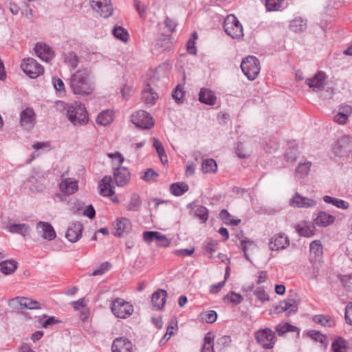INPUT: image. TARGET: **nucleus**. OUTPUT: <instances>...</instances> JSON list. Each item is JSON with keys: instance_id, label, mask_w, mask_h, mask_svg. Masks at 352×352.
<instances>
[{"instance_id": "nucleus-35", "label": "nucleus", "mask_w": 352, "mask_h": 352, "mask_svg": "<svg viewBox=\"0 0 352 352\" xmlns=\"http://www.w3.org/2000/svg\"><path fill=\"white\" fill-rule=\"evenodd\" d=\"M323 200L325 203L331 204L336 206L338 208L346 210L348 209L349 207V204L347 201L329 195L324 196Z\"/></svg>"}, {"instance_id": "nucleus-55", "label": "nucleus", "mask_w": 352, "mask_h": 352, "mask_svg": "<svg viewBox=\"0 0 352 352\" xmlns=\"http://www.w3.org/2000/svg\"><path fill=\"white\" fill-rule=\"evenodd\" d=\"M314 320L316 322L320 323L324 327H331L332 324L331 320L327 316H316Z\"/></svg>"}, {"instance_id": "nucleus-27", "label": "nucleus", "mask_w": 352, "mask_h": 352, "mask_svg": "<svg viewBox=\"0 0 352 352\" xmlns=\"http://www.w3.org/2000/svg\"><path fill=\"white\" fill-rule=\"evenodd\" d=\"M199 100L208 105H214L216 101L214 93L208 88H201L199 94Z\"/></svg>"}, {"instance_id": "nucleus-32", "label": "nucleus", "mask_w": 352, "mask_h": 352, "mask_svg": "<svg viewBox=\"0 0 352 352\" xmlns=\"http://www.w3.org/2000/svg\"><path fill=\"white\" fill-rule=\"evenodd\" d=\"M17 269V263L14 260H6L0 263V272L5 275L13 274Z\"/></svg>"}, {"instance_id": "nucleus-41", "label": "nucleus", "mask_w": 352, "mask_h": 352, "mask_svg": "<svg viewBox=\"0 0 352 352\" xmlns=\"http://www.w3.org/2000/svg\"><path fill=\"white\" fill-rule=\"evenodd\" d=\"M221 219L226 224L232 226H238L241 222V219H233L232 216L228 212L227 210L223 209L219 213Z\"/></svg>"}, {"instance_id": "nucleus-16", "label": "nucleus", "mask_w": 352, "mask_h": 352, "mask_svg": "<svg viewBox=\"0 0 352 352\" xmlns=\"http://www.w3.org/2000/svg\"><path fill=\"white\" fill-rule=\"evenodd\" d=\"M111 350L112 352H132L133 344L126 338H117L113 342Z\"/></svg>"}, {"instance_id": "nucleus-43", "label": "nucleus", "mask_w": 352, "mask_h": 352, "mask_svg": "<svg viewBox=\"0 0 352 352\" xmlns=\"http://www.w3.org/2000/svg\"><path fill=\"white\" fill-rule=\"evenodd\" d=\"M214 336L212 333L208 332L204 337V343L202 347V352H214L213 349Z\"/></svg>"}, {"instance_id": "nucleus-60", "label": "nucleus", "mask_w": 352, "mask_h": 352, "mask_svg": "<svg viewBox=\"0 0 352 352\" xmlns=\"http://www.w3.org/2000/svg\"><path fill=\"white\" fill-rule=\"evenodd\" d=\"M54 87L58 91H65V85L63 81L57 77L52 78Z\"/></svg>"}, {"instance_id": "nucleus-9", "label": "nucleus", "mask_w": 352, "mask_h": 352, "mask_svg": "<svg viewBox=\"0 0 352 352\" xmlns=\"http://www.w3.org/2000/svg\"><path fill=\"white\" fill-rule=\"evenodd\" d=\"M90 5L94 10L102 17L108 18L113 13L111 0H91Z\"/></svg>"}, {"instance_id": "nucleus-30", "label": "nucleus", "mask_w": 352, "mask_h": 352, "mask_svg": "<svg viewBox=\"0 0 352 352\" xmlns=\"http://www.w3.org/2000/svg\"><path fill=\"white\" fill-rule=\"evenodd\" d=\"M142 206V201L140 195L133 192L129 202L126 204L125 207L128 211L137 212L139 211Z\"/></svg>"}, {"instance_id": "nucleus-53", "label": "nucleus", "mask_w": 352, "mask_h": 352, "mask_svg": "<svg viewBox=\"0 0 352 352\" xmlns=\"http://www.w3.org/2000/svg\"><path fill=\"white\" fill-rule=\"evenodd\" d=\"M307 335L315 341L319 342L322 344H324L327 340V337L325 336L315 330L309 331L307 332Z\"/></svg>"}, {"instance_id": "nucleus-18", "label": "nucleus", "mask_w": 352, "mask_h": 352, "mask_svg": "<svg viewBox=\"0 0 352 352\" xmlns=\"http://www.w3.org/2000/svg\"><path fill=\"white\" fill-rule=\"evenodd\" d=\"M38 233L45 239L52 241L56 238V232L52 225L47 222L39 221L36 225Z\"/></svg>"}, {"instance_id": "nucleus-62", "label": "nucleus", "mask_w": 352, "mask_h": 352, "mask_svg": "<svg viewBox=\"0 0 352 352\" xmlns=\"http://www.w3.org/2000/svg\"><path fill=\"white\" fill-rule=\"evenodd\" d=\"M217 319V314L215 311L210 310L205 314L204 320L208 323H213Z\"/></svg>"}, {"instance_id": "nucleus-23", "label": "nucleus", "mask_w": 352, "mask_h": 352, "mask_svg": "<svg viewBox=\"0 0 352 352\" xmlns=\"http://www.w3.org/2000/svg\"><path fill=\"white\" fill-rule=\"evenodd\" d=\"M352 113V107L349 104L342 105L339 107L337 114L334 116V121L340 124L347 122L349 117Z\"/></svg>"}, {"instance_id": "nucleus-61", "label": "nucleus", "mask_w": 352, "mask_h": 352, "mask_svg": "<svg viewBox=\"0 0 352 352\" xmlns=\"http://www.w3.org/2000/svg\"><path fill=\"white\" fill-rule=\"evenodd\" d=\"M157 234V232L146 231L143 233V238L146 243H151L152 241H155V236Z\"/></svg>"}, {"instance_id": "nucleus-54", "label": "nucleus", "mask_w": 352, "mask_h": 352, "mask_svg": "<svg viewBox=\"0 0 352 352\" xmlns=\"http://www.w3.org/2000/svg\"><path fill=\"white\" fill-rule=\"evenodd\" d=\"M241 243V246H242V250L244 253V256L245 257V258L248 261L251 262V260L248 254V250L249 248H250V247L254 248L256 246L255 244L254 243L253 241H252L250 240H248V239L242 240Z\"/></svg>"}, {"instance_id": "nucleus-64", "label": "nucleus", "mask_w": 352, "mask_h": 352, "mask_svg": "<svg viewBox=\"0 0 352 352\" xmlns=\"http://www.w3.org/2000/svg\"><path fill=\"white\" fill-rule=\"evenodd\" d=\"M345 318L352 325V302L347 305L345 309Z\"/></svg>"}, {"instance_id": "nucleus-49", "label": "nucleus", "mask_w": 352, "mask_h": 352, "mask_svg": "<svg viewBox=\"0 0 352 352\" xmlns=\"http://www.w3.org/2000/svg\"><path fill=\"white\" fill-rule=\"evenodd\" d=\"M153 146L155 148L162 162H164V158L165 159V161L167 162V157L165 153L164 148L162 142L157 138H153Z\"/></svg>"}, {"instance_id": "nucleus-51", "label": "nucleus", "mask_w": 352, "mask_h": 352, "mask_svg": "<svg viewBox=\"0 0 352 352\" xmlns=\"http://www.w3.org/2000/svg\"><path fill=\"white\" fill-rule=\"evenodd\" d=\"M195 213L204 222L208 219V209L203 206H197L195 208Z\"/></svg>"}, {"instance_id": "nucleus-63", "label": "nucleus", "mask_w": 352, "mask_h": 352, "mask_svg": "<svg viewBox=\"0 0 352 352\" xmlns=\"http://www.w3.org/2000/svg\"><path fill=\"white\" fill-rule=\"evenodd\" d=\"M30 190L33 192H42L45 190V186L38 182H36L30 186Z\"/></svg>"}, {"instance_id": "nucleus-8", "label": "nucleus", "mask_w": 352, "mask_h": 352, "mask_svg": "<svg viewBox=\"0 0 352 352\" xmlns=\"http://www.w3.org/2000/svg\"><path fill=\"white\" fill-rule=\"evenodd\" d=\"M131 120L137 127L143 129H149L154 125L151 115L144 110H140L132 114Z\"/></svg>"}, {"instance_id": "nucleus-36", "label": "nucleus", "mask_w": 352, "mask_h": 352, "mask_svg": "<svg viewBox=\"0 0 352 352\" xmlns=\"http://www.w3.org/2000/svg\"><path fill=\"white\" fill-rule=\"evenodd\" d=\"M188 189V184L184 182L173 183L170 186V192L175 196H181Z\"/></svg>"}, {"instance_id": "nucleus-50", "label": "nucleus", "mask_w": 352, "mask_h": 352, "mask_svg": "<svg viewBox=\"0 0 352 352\" xmlns=\"http://www.w3.org/2000/svg\"><path fill=\"white\" fill-rule=\"evenodd\" d=\"M283 0H265V6L267 11H277L282 6Z\"/></svg>"}, {"instance_id": "nucleus-59", "label": "nucleus", "mask_w": 352, "mask_h": 352, "mask_svg": "<svg viewBox=\"0 0 352 352\" xmlns=\"http://www.w3.org/2000/svg\"><path fill=\"white\" fill-rule=\"evenodd\" d=\"M218 242L216 240L210 239L208 241L206 250L207 252L210 254L209 257L212 258L213 253L216 251V246Z\"/></svg>"}, {"instance_id": "nucleus-29", "label": "nucleus", "mask_w": 352, "mask_h": 352, "mask_svg": "<svg viewBox=\"0 0 352 352\" xmlns=\"http://www.w3.org/2000/svg\"><path fill=\"white\" fill-rule=\"evenodd\" d=\"M6 228L10 233H17L23 236L29 235L30 232V228L26 223L10 224Z\"/></svg>"}, {"instance_id": "nucleus-13", "label": "nucleus", "mask_w": 352, "mask_h": 352, "mask_svg": "<svg viewBox=\"0 0 352 352\" xmlns=\"http://www.w3.org/2000/svg\"><path fill=\"white\" fill-rule=\"evenodd\" d=\"M36 123V115L31 108H26L20 114V124L26 130L32 129Z\"/></svg>"}, {"instance_id": "nucleus-10", "label": "nucleus", "mask_w": 352, "mask_h": 352, "mask_svg": "<svg viewBox=\"0 0 352 352\" xmlns=\"http://www.w3.org/2000/svg\"><path fill=\"white\" fill-rule=\"evenodd\" d=\"M352 148V140L349 136L339 139L333 147V153L340 157L347 155Z\"/></svg>"}, {"instance_id": "nucleus-28", "label": "nucleus", "mask_w": 352, "mask_h": 352, "mask_svg": "<svg viewBox=\"0 0 352 352\" xmlns=\"http://www.w3.org/2000/svg\"><path fill=\"white\" fill-rule=\"evenodd\" d=\"M131 226V222L129 219L126 217L118 219L115 226V229L116 230V233L115 234L118 236H122L124 233L128 232Z\"/></svg>"}, {"instance_id": "nucleus-17", "label": "nucleus", "mask_w": 352, "mask_h": 352, "mask_svg": "<svg viewBox=\"0 0 352 352\" xmlns=\"http://www.w3.org/2000/svg\"><path fill=\"white\" fill-rule=\"evenodd\" d=\"M289 205L296 208H311L316 205V201L307 197L300 195L296 192L294 196L289 200Z\"/></svg>"}, {"instance_id": "nucleus-47", "label": "nucleus", "mask_w": 352, "mask_h": 352, "mask_svg": "<svg viewBox=\"0 0 352 352\" xmlns=\"http://www.w3.org/2000/svg\"><path fill=\"white\" fill-rule=\"evenodd\" d=\"M111 267V264L109 262H104L100 264L96 269H95L89 276H100L104 274Z\"/></svg>"}, {"instance_id": "nucleus-4", "label": "nucleus", "mask_w": 352, "mask_h": 352, "mask_svg": "<svg viewBox=\"0 0 352 352\" xmlns=\"http://www.w3.org/2000/svg\"><path fill=\"white\" fill-rule=\"evenodd\" d=\"M241 68L244 75L251 80H254L260 72V63L254 56H249L241 63Z\"/></svg>"}, {"instance_id": "nucleus-42", "label": "nucleus", "mask_w": 352, "mask_h": 352, "mask_svg": "<svg viewBox=\"0 0 352 352\" xmlns=\"http://www.w3.org/2000/svg\"><path fill=\"white\" fill-rule=\"evenodd\" d=\"M289 28L295 32L303 31L306 28V21L301 18H296L291 21Z\"/></svg>"}, {"instance_id": "nucleus-2", "label": "nucleus", "mask_w": 352, "mask_h": 352, "mask_svg": "<svg viewBox=\"0 0 352 352\" xmlns=\"http://www.w3.org/2000/svg\"><path fill=\"white\" fill-rule=\"evenodd\" d=\"M67 118L75 126L86 124L89 121L86 108L80 103L75 102L67 109Z\"/></svg>"}, {"instance_id": "nucleus-56", "label": "nucleus", "mask_w": 352, "mask_h": 352, "mask_svg": "<svg viewBox=\"0 0 352 352\" xmlns=\"http://www.w3.org/2000/svg\"><path fill=\"white\" fill-rule=\"evenodd\" d=\"M184 96V92L182 89V87L179 85L173 91L172 96L175 100L177 102H181Z\"/></svg>"}, {"instance_id": "nucleus-38", "label": "nucleus", "mask_w": 352, "mask_h": 352, "mask_svg": "<svg viewBox=\"0 0 352 352\" xmlns=\"http://www.w3.org/2000/svg\"><path fill=\"white\" fill-rule=\"evenodd\" d=\"M332 352H346V341L341 337L337 338L331 344Z\"/></svg>"}, {"instance_id": "nucleus-40", "label": "nucleus", "mask_w": 352, "mask_h": 352, "mask_svg": "<svg viewBox=\"0 0 352 352\" xmlns=\"http://www.w3.org/2000/svg\"><path fill=\"white\" fill-rule=\"evenodd\" d=\"M202 170L205 173H214L217 170V165L213 159H207L203 161Z\"/></svg>"}, {"instance_id": "nucleus-52", "label": "nucleus", "mask_w": 352, "mask_h": 352, "mask_svg": "<svg viewBox=\"0 0 352 352\" xmlns=\"http://www.w3.org/2000/svg\"><path fill=\"white\" fill-rule=\"evenodd\" d=\"M254 294L262 302H265L270 300L269 295L265 292L264 288L262 287H259L256 288L254 291Z\"/></svg>"}, {"instance_id": "nucleus-21", "label": "nucleus", "mask_w": 352, "mask_h": 352, "mask_svg": "<svg viewBox=\"0 0 352 352\" xmlns=\"http://www.w3.org/2000/svg\"><path fill=\"white\" fill-rule=\"evenodd\" d=\"M275 309L278 313H283L288 311L289 314H295L297 311L298 306L295 299L288 298L285 300L280 301L278 305H276Z\"/></svg>"}, {"instance_id": "nucleus-33", "label": "nucleus", "mask_w": 352, "mask_h": 352, "mask_svg": "<svg viewBox=\"0 0 352 352\" xmlns=\"http://www.w3.org/2000/svg\"><path fill=\"white\" fill-rule=\"evenodd\" d=\"M113 111L109 109L103 111L98 115L96 120V123L99 125L107 126L113 121Z\"/></svg>"}, {"instance_id": "nucleus-11", "label": "nucleus", "mask_w": 352, "mask_h": 352, "mask_svg": "<svg viewBox=\"0 0 352 352\" xmlns=\"http://www.w3.org/2000/svg\"><path fill=\"white\" fill-rule=\"evenodd\" d=\"M113 179L118 186L124 187L131 179V173L128 168L124 166L113 168Z\"/></svg>"}, {"instance_id": "nucleus-45", "label": "nucleus", "mask_w": 352, "mask_h": 352, "mask_svg": "<svg viewBox=\"0 0 352 352\" xmlns=\"http://www.w3.org/2000/svg\"><path fill=\"white\" fill-rule=\"evenodd\" d=\"M298 156V148L293 146L289 147L285 152V158L287 162L293 163L294 162Z\"/></svg>"}, {"instance_id": "nucleus-25", "label": "nucleus", "mask_w": 352, "mask_h": 352, "mask_svg": "<svg viewBox=\"0 0 352 352\" xmlns=\"http://www.w3.org/2000/svg\"><path fill=\"white\" fill-rule=\"evenodd\" d=\"M336 217L324 211H320L314 218V223L320 227H327L335 221Z\"/></svg>"}, {"instance_id": "nucleus-14", "label": "nucleus", "mask_w": 352, "mask_h": 352, "mask_svg": "<svg viewBox=\"0 0 352 352\" xmlns=\"http://www.w3.org/2000/svg\"><path fill=\"white\" fill-rule=\"evenodd\" d=\"M82 230L83 225L80 222L70 223L65 233V237L69 241L75 243L81 238Z\"/></svg>"}, {"instance_id": "nucleus-1", "label": "nucleus", "mask_w": 352, "mask_h": 352, "mask_svg": "<svg viewBox=\"0 0 352 352\" xmlns=\"http://www.w3.org/2000/svg\"><path fill=\"white\" fill-rule=\"evenodd\" d=\"M70 87L76 95L86 96L92 93L94 86L89 80V71L81 69L76 71L70 78Z\"/></svg>"}, {"instance_id": "nucleus-26", "label": "nucleus", "mask_w": 352, "mask_h": 352, "mask_svg": "<svg viewBox=\"0 0 352 352\" xmlns=\"http://www.w3.org/2000/svg\"><path fill=\"white\" fill-rule=\"evenodd\" d=\"M112 178L111 176H104L100 182V194L103 196L110 197L115 194L111 186Z\"/></svg>"}, {"instance_id": "nucleus-6", "label": "nucleus", "mask_w": 352, "mask_h": 352, "mask_svg": "<svg viewBox=\"0 0 352 352\" xmlns=\"http://www.w3.org/2000/svg\"><path fill=\"white\" fill-rule=\"evenodd\" d=\"M255 339L263 348L272 349L276 342L275 332L269 328L259 329L255 333Z\"/></svg>"}, {"instance_id": "nucleus-22", "label": "nucleus", "mask_w": 352, "mask_h": 352, "mask_svg": "<svg viewBox=\"0 0 352 352\" xmlns=\"http://www.w3.org/2000/svg\"><path fill=\"white\" fill-rule=\"evenodd\" d=\"M326 75L324 72H318L313 78L307 79V85L314 89H322L325 85Z\"/></svg>"}, {"instance_id": "nucleus-44", "label": "nucleus", "mask_w": 352, "mask_h": 352, "mask_svg": "<svg viewBox=\"0 0 352 352\" xmlns=\"http://www.w3.org/2000/svg\"><path fill=\"white\" fill-rule=\"evenodd\" d=\"M298 330V328L287 322L278 324L276 327V331L278 336H283L287 332H294Z\"/></svg>"}, {"instance_id": "nucleus-19", "label": "nucleus", "mask_w": 352, "mask_h": 352, "mask_svg": "<svg viewBox=\"0 0 352 352\" xmlns=\"http://www.w3.org/2000/svg\"><path fill=\"white\" fill-rule=\"evenodd\" d=\"M309 260L311 263L320 262L322 258L323 249L321 241L315 240L309 245Z\"/></svg>"}, {"instance_id": "nucleus-24", "label": "nucleus", "mask_w": 352, "mask_h": 352, "mask_svg": "<svg viewBox=\"0 0 352 352\" xmlns=\"http://www.w3.org/2000/svg\"><path fill=\"white\" fill-rule=\"evenodd\" d=\"M167 292L166 290L159 289L155 292L151 296L153 306L157 310L162 309L166 302Z\"/></svg>"}, {"instance_id": "nucleus-3", "label": "nucleus", "mask_w": 352, "mask_h": 352, "mask_svg": "<svg viewBox=\"0 0 352 352\" xmlns=\"http://www.w3.org/2000/svg\"><path fill=\"white\" fill-rule=\"evenodd\" d=\"M223 28L226 33L234 39H239L244 35L243 26L234 14H229L225 18Z\"/></svg>"}, {"instance_id": "nucleus-37", "label": "nucleus", "mask_w": 352, "mask_h": 352, "mask_svg": "<svg viewBox=\"0 0 352 352\" xmlns=\"http://www.w3.org/2000/svg\"><path fill=\"white\" fill-rule=\"evenodd\" d=\"M311 166V162H300L296 168L295 172L296 175L300 178H304L308 175Z\"/></svg>"}, {"instance_id": "nucleus-34", "label": "nucleus", "mask_w": 352, "mask_h": 352, "mask_svg": "<svg viewBox=\"0 0 352 352\" xmlns=\"http://www.w3.org/2000/svg\"><path fill=\"white\" fill-rule=\"evenodd\" d=\"M314 226L307 222H303L298 224L296 227V231L299 235L310 237L314 234Z\"/></svg>"}, {"instance_id": "nucleus-15", "label": "nucleus", "mask_w": 352, "mask_h": 352, "mask_svg": "<svg viewBox=\"0 0 352 352\" xmlns=\"http://www.w3.org/2000/svg\"><path fill=\"white\" fill-rule=\"evenodd\" d=\"M34 50L36 56L45 62H49L54 56V51L44 43H37Z\"/></svg>"}, {"instance_id": "nucleus-31", "label": "nucleus", "mask_w": 352, "mask_h": 352, "mask_svg": "<svg viewBox=\"0 0 352 352\" xmlns=\"http://www.w3.org/2000/svg\"><path fill=\"white\" fill-rule=\"evenodd\" d=\"M158 96L150 85H146V87L142 91V99L147 104H153L155 103Z\"/></svg>"}, {"instance_id": "nucleus-48", "label": "nucleus", "mask_w": 352, "mask_h": 352, "mask_svg": "<svg viewBox=\"0 0 352 352\" xmlns=\"http://www.w3.org/2000/svg\"><path fill=\"white\" fill-rule=\"evenodd\" d=\"M243 297L240 294H236L234 292H230L229 294H228L223 297V300L225 302L228 301L235 305L241 303Z\"/></svg>"}, {"instance_id": "nucleus-39", "label": "nucleus", "mask_w": 352, "mask_h": 352, "mask_svg": "<svg viewBox=\"0 0 352 352\" xmlns=\"http://www.w3.org/2000/svg\"><path fill=\"white\" fill-rule=\"evenodd\" d=\"M114 36L123 42L129 40V34L128 31L122 26H115L112 30Z\"/></svg>"}, {"instance_id": "nucleus-5", "label": "nucleus", "mask_w": 352, "mask_h": 352, "mask_svg": "<svg viewBox=\"0 0 352 352\" xmlns=\"http://www.w3.org/2000/svg\"><path fill=\"white\" fill-rule=\"evenodd\" d=\"M111 311L118 318H126L133 312V306L122 298H116L112 302Z\"/></svg>"}, {"instance_id": "nucleus-20", "label": "nucleus", "mask_w": 352, "mask_h": 352, "mask_svg": "<svg viewBox=\"0 0 352 352\" xmlns=\"http://www.w3.org/2000/svg\"><path fill=\"white\" fill-rule=\"evenodd\" d=\"M58 187L60 191L68 195L75 193L78 190V182L73 178L63 179Z\"/></svg>"}, {"instance_id": "nucleus-58", "label": "nucleus", "mask_w": 352, "mask_h": 352, "mask_svg": "<svg viewBox=\"0 0 352 352\" xmlns=\"http://www.w3.org/2000/svg\"><path fill=\"white\" fill-rule=\"evenodd\" d=\"M155 241L159 246L167 247L170 244L169 240L165 235L162 234L157 232V234L155 236Z\"/></svg>"}, {"instance_id": "nucleus-12", "label": "nucleus", "mask_w": 352, "mask_h": 352, "mask_svg": "<svg viewBox=\"0 0 352 352\" xmlns=\"http://www.w3.org/2000/svg\"><path fill=\"white\" fill-rule=\"evenodd\" d=\"M289 245V239L284 233H279L274 235L269 243V248L271 250H284Z\"/></svg>"}, {"instance_id": "nucleus-57", "label": "nucleus", "mask_w": 352, "mask_h": 352, "mask_svg": "<svg viewBox=\"0 0 352 352\" xmlns=\"http://www.w3.org/2000/svg\"><path fill=\"white\" fill-rule=\"evenodd\" d=\"M232 339L230 336H223L219 338L217 341V346L221 349L230 346Z\"/></svg>"}, {"instance_id": "nucleus-46", "label": "nucleus", "mask_w": 352, "mask_h": 352, "mask_svg": "<svg viewBox=\"0 0 352 352\" xmlns=\"http://www.w3.org/2000/svg\"><path fill=\"white\" fill-rule=\"evenodd\" d=\"M65 61L72 67V69H74L79 63L78 56L74 52H69L65 54Z\"/></svg>"}, {"instance_id": "nucleus-7", "label": "nucleus", "mask_w": 352, "mask_h": 352, "mask_svg": "<svg viewBox=\"0 0 352 352\" xmlns=\"http://www.w3.org/2000/svg\"><path fill=\"white\" fill-rule=\"evenodd\" d=\"M21 67L23 72L31 78H37L44 72L43 66L32 58L23 59Z\"/></svg>"}]
</instances>
